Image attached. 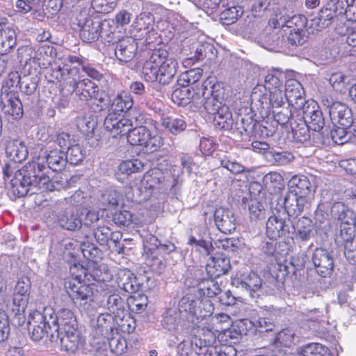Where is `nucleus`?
Instances as JSON below:
<instances>
[{
  "label": "nucleus",
  "instance_id": "43",
  "mask_svg": "<svg viewBox=\"0 0 356 356\" xmlns=\"http://www.w3.org/2000/svg\"><path fill=\"white\" fill-rule=\"evenodd\" d=\"M337 127L331 131V137L335 143L339 145L344 144L351 140L353 135L356 138V129L353 128L355 133H352L350 127L335 125Z\"/></svg>",
  "mask_w": 356,
  "mask_h": 356
},
{
  "label": "nucleus",
  "instance_id": "4",
  "mask_svg": "<svg viewBox=\"0 0 356 356\" xmlns=\"http://www.w3.org/2000/svg\"><path fill=\"white\" fill-rule=\"evenodd\" d=\"M78 67H68L66 65L51 70V82L58 83L62 88H72L79 99L88 102L96 99L99 95V86L88 78L80 79Z\"/></svg>",
  "mask_w": 356,
  "mask_h": 356
},
{
  "label": "nucleus",
  "instance_id": "59",
  "mask_svg": "<svg viewBox=\"0 0 356 356\" xmlns=\"http://www.w3.org/2000/svg\"><path fill=\"white\" fill-rule=\"evenodd\" d=\"M112 220L118 226H129L133 221V213L127 210H119L113 214Z\"/></svg>",
  "mask_w": 356,
  "mask_h": 356
},
{
  "label": "nucleus",
  "instance_id": "29",
  "mask_svg": "<svg viewBox=\"0 0 356 356\" xmlns=\"http://www.w3.org/2000/svg\"><path fill=\"white\" fill-rule=\"evenodd\" d=\"M75 63L81 66L83 72H84L86 75L91 79L96 81H100L103 79V74L95 68L92 65L89 63L86 64L81 56L69 55L62 63V65H66L68 67H76V66H72Z\"/></svg>",
  "mask_w": 356,
  "mask_h": 356
},
{
  "label": "nucleus",
  "instance_id": "18",
  "mask_svg": "<svg viewBox=\"0 0 356 356\" xmlns=\"http://www.w3.org/2000/svg\"><path fill=\"white\" fill-rule=\"evenodd\" d=\"M284 93L289 104L296 109H301L308 103L303 97L304 91L301 83L296 79H289L286 81Z\"/></svg>",
  "mask_w": 356,
  "mask_h": 356
},
{
  "label": "nucleus",
  "instance_id": "26",
  "mask_svg": "<svg viewBox=\"0 0 356 356\" xmlns=\"http://www.w3.org/2000/svg\"><path fill=\"white\" fill-rule=\"evenodd\" d=\"M209 88L210 89L211 97L223 99L225 93L223 83L218 81L216 76H209L204 80L201 83L200 88L197 87V95L201 96V98L203 97Z\"/></svg>",
  "mask_w": 356,
  "mask_h": 356
},
{
  "label": "nucleus",
  "instance_id": "42",
  "mask_svg": "<svg viewBox=\"0 0 356 356\" xmlns=\"http://www.w3.org/2000/svg\"><path fill=\"white\" fill-rule=\"evenodd\" d=\"M117 332L130 334L135 330L136 321L127 312L115 316Z\"/></svg>",
  "mask_w": 356,
  "mask_h": 356
},
{
  "label": "nucleus",
  "instance_id": "61",
  "mask_svg": "<svg viewBox=\"0 0 356 356\" xmlns=\"http://www.w3.org/2000/svg\"><path fill=\"white\" fill-rule=\"evenodd\" d=\"M218 144L213 137H203L200 141V150L204 156H211L218 148Z\"/></svg>",
  "mask_w": 356,
  "mask_h": 356
},
{
  "label": "nucleus",
  "instance_id": "52",
  "mask_svg": "<svg viewBox=\"0 0 356 356\" xmlns=\"http://www.w3.org/2000/svg\"><path fill=\"white\" fill-rule=\"evenodd\" d=\"M296 334L291 329H284L277 334L275 343L277 346L290 347L295 343Z\"/></svg>",
  "mask_w": 356,
  "mask_h": 356
},
{
  "label": "nucleus",
  "instance_id": "54",
  "mask_svg": "<svg viewBox=\"0 0 356 356\" xmlns=\"http://www.w3.org/2000/svg\"><path fill=\"white\" fill-rule=\"evenodd\" d=\"M118 0H92V8L99 13H111L116 7Z\"/></svg>",
  "mask_w": 356,
  "mask_h": 356
},
{
  "label": "nucleus",
  "instance_id": "21",
  "mask_svg": "<svg viewBox=\"0 0 356 356\" xmlns=\"http://www.w3.org/2000/svg\"><path fill=\"white\" fill-rule=\"evenodd\" d=\"M54 323V332L59 333L78 329V323L74 313L68 309H62L58 312Z\"/></svg>",
  "mask_w": 356,
  "mask_h": 356
},
{
  "label": "nucleus",
  "instance_id": "35",
  "mask_svg": "<svg viewBox=\"0 0 356 356\" xmlns=\"http://www.w3.org/2000/svg\"><path fill=\"white\" fill-rule=\"evenodd\" d=\"M46 160L48 167L54 172L61 171L66 165L67 156L65 152L54 149L47 154Z\"/></svg>",
  "mask_w": 356,
  "mask_h": 356
},
{
  "label": "nucleus",
  "instance_id": "46",
  "mask_svg": "<svg viewBox=\"0 0 356 356\" xmlns=\"http://www.w3.org/2000/svg\"><path fill=\"white\" fill-rule=\"evenodd\" d=\"M97 122L90 116H80L76 118L78 129L86 137H92L97 127Z\"/></svg>",
  "mask_w": 356,
  "mask_h": 356
},
{
  "label": "nucleus",
  "instance_id": "50",
  "mask_svg": "<svg viewBox=\"0 0 356 356\" xmlns=\"http://www.w3.org/2000/svg\"><path fill=\"white\" fill-rule=\"evenodd\" d=\"M312 234V225L311 220L307 218L299 220L296 233L297 238L305 242L311 238Z\"/></svg>",
  "mask_w": 356,
  "mask_h": 356
},
{
  "label": "nucleus",
  "instance_id": "36",
  "mask_svg": "<svg viewBox=\"0 0 356 356\" xmlns=\"http://www.w3.org/2000/svg\"><path fill=\"white\" fill-rule=\"evenodd\" d=\"M29 299L30 297L13 292L12 302L6 305V309L15 316L21 315L24 313L28 306Z\"/></svg>",
  "mask_w": 356,
  "mask_h": 356
},
{
  "label": "nucleus",
  "instance_id": "51",
  "mask_svg": "<svg viewBox=\"0 0 356 356\" xmlns=\"http://www.w3.org/2000/svg\"><path fill=\"white\" fill-rule=\"evenodd\" d=\"M144 165L139 159L126 160L122 161L119 166V170L122 174L130 175L141 172Z\"/></svg>",
  "mask_w": 356,
  "mask_h": 356
},
{
  "label": "nucleus",
  "instance_id": "19",
  "mask_svg": "<svg viewBox=\"0 0 356 356\" xmlns=\"http://www.w3.org/2000/svg\"><path fill=\"white\" fill-rule=\"evenodd\" d=\"M214 221L218 229L225 234L236 229V218L233 212L227 208L219 207L214 212Z\"/></svg>",
  "mask_w": 356,
  "mask_h": 356
},
{
  "label": "nucleus",
  "instance_id": "22",
  "mask_svg": "<svg viewBox=\"0 0 356 356\" xmlns=\"http://www.w3.org/2000/svg\"><path fill=\"white\" fill-rule=\"evenodd\" d=\"M0 106L2 112L15 119L23 115V106L18 94L1 95Z\"/></svg>",
  "mask_w": 356,
  "mask_h": 356
},
{
  "label": "nucleus",
  "instance_id": "15",
  "mask_svg": "<svg viewBox=\"0 0 356 356\" xmlns=\"http://www.w3.org/2000/svg\"><path fill=\"white\" fill-rule=\"evenodd\" d=\"M153 19L150 15L145 13H141L135 19L133 24L131 33L135 39L142 40L145 38L146 43L149 44L147 35L153 34Z\"/></svg>",
  "mask_w": 356,
  "mask_h": 356
},
{
  "label": "nucleus",
  "instance_id": "47",
  "mask_svg": "<svg viewBox=\"0 0 356 356\" xmlns=\"http://www.w3.org/2000/svg\"><path fill=\"white\" fill-rule=\"evenodd\" d=\"M21 77L17 72H11L8 74L7 78L3 81L1 95L18 94L15 91L20 82Z\"/></svg>",
  "mask_w": 356,
  "mask_h": 356
},
{
  "label": "nucleus",
  "instance_id": "55",
  "mask_svg": "<svg viewBox=\"0 0 356 356\" xmlns=\"http://www.w3.org/2000/svg\"><path fill=\"white\" fill-rule=\"evenodd\" d=\"M108 344L111 351L117 355H122L128 348L127 339L121 336L111 337Z\"/></svg>",
  "mask_w": 356,
  "mask_h": 356
},
{
  "label": "nucleus",
  "instance_id": "39",
  "mask_svg": "<svg viewBox=\"0 0 356 356\" xmlns=\"http://www.w3.org/2000/svg\"><path fill=\"white\" fill-rule=\"evenodd\" d=\"M127 305L130 312L141 314L147 309L148 305L147 296L143 293L129 296L127 299Z\"/></svg>",
  "mask_w": 356,
  "mask_h": 356
},
{
  "label": "nucleus",
  "instance_id": "28",
  "mask_svg": "<svg viewBox=\"0 0 356 356\" xmlns=\"http://www.w3.org/2000/svg\"><path fill=\"white\" fill-rule=\"evenodd\" d=\"M289 233V227L285 220L276 216H271L266 222V234L272 240L285 236Z\"/></svg>",
  "mask_w": 356,
  "mask_h": 356
},
{
  "label": "nucleus",
  "instance_id": "53",
  "mask_svg": "<svg viewBox=\"0 0 356 356\" xmlns=\"http://www.w3.org/2000/svg\"><path fill=\"white\" fill-rule=\"evenodd\" d=\"M310 127L305 122L299 123L296 127H291L293 138L298 143H304L310 138Z\"/></svg>",
  "mask_w": 356,
  "mask_h": 356
},
{
  "label": "nucleus",
  "instance_id": "37",
  "mask_svg": "<svg viewBox=\"0 0 356 356\" xmlns=\"http://www.w3.org/2000/svg\"><path fill=\"white\" fill-rule=\"evenodd\" d=\"M97 325L101 334L108 338L116 327L115 316L109 313L101 314L97 318Z\"/></svg>",
  "mask_w": 356,
  "mask_h": 356
},
{
  "label": "nucleus",
  "instance_id": "57",
  "mask_svg": "<svg viewBox=\"0 0 356 356\" xmlns=\"http://www.w3.org/2000/svg\"><path fill=\"white\" fill-rule=\"evenodd\" d=\"M257 314V312H251L250 313V323L251 325L256 328V330L259 332H268L272 330L273 327V325L269 322L266 321L264 318L259 317L257 319L254 314Z\"/></svg>",
  "mask_w": 356,
  "mask_h": 356
},
{
  "label": "nucleus",
  "instance_id": "24",
  "mask_svg": "<svg viewBox=\"0 0 356 356\" xmlns=\"http://www.w3.org/2000/svg\"><path fill=\"white\" fill-rule=\"evenodd\" d=\"M135 40V38L128 36L119 40L115 48V54L120 60L128 62L135 56L137 51Z\"/></svg>",
  "mask_w": 356,
  "mask_h": 356
},
{
  "label": "nucleus",
  "instance_id": "12",
  "mask_svg": "<svg viewBox=\"0 0 356 356\" xmlns=\"http://www.w3.org/2000/svg\"><path fill=\"white\" fill-rule=\"evenodd\" d=\"M197 301L191 300L188 296H184L180 300V307L186 312L192 315L204 318L212 314L214 307L212 302L209 300H202L199 302L198 309L197 308Z\"/></svg>",
  "mask_w": 356,
  "mask_h": 356
},
{
  "label": "nucleus",
  "instance_id": "27",
  "mask_svg": "<svg viewBox=\"0 0 356 356\" xmlns=\"http://www.w3.org/2000/svg\"><path fill=\"white\" fill-rule=\"evenodd\" d=\"M134 105L133 97L131 94L125 90H122L112 100L109 113L125 115Z\"/></svg>",
  "mask_w": 356,
  "mask_h": 356
},
{
  "label": "nucleus",
  "instance_id": "56",
  "mask_svg": "<svg viewBox=\"0 0 356 356\" xmlns=\"http://www.w3.org/2000/svg\"><path fill=\"white\" fill-rule=\"evenodd\" d=\"M65 154L67 159L73 165L79 164L85 157L82 147L79 144L71 145L70 147L67 149Z\"/></svg>",
  "mask_w": 356,
  "mask_h": 356
},
{
  "label": "nucleus",
  "instance_id": "11",
  "mask_svg": "<svg viewBox=\"0 0 356 356\" xmlns=\"http://www.w3.org/2000/svg\"><path fill=\"white\" fill-rule=\"evenodd\" d=\"M104 125L112 137L118 138L128 134L133 127V122L125 115L108 113L104 120Z\"/></svg>",
  "mask_w": 356,
  "mask_h": 356
},
{
  "label": "nucleus",
  "instance_id": "44",
  "mask_svg": "<svg viewBox=\"0 0 356 356\" xmlns=\"http://www.w3.org/2000/svg\"><path fill=\"white\" fill-rule=\"evenodd\" d=\"M264 182L268 190L271 191L272 193L279 192L284 186L282 176L276 172L266 174L264 178Z\"/></svg>",
  "mask_w": 356,
  "mask_h": 356
},
{
  "label": "nucleus",
  "instance_id": "13",
  "mask_svg": "<svg viewBox=\"0 0 356 356\" xmlns=\"http://www.w3.org/2000/svg\"><path fill=\"white\" fill-rule=\"evenodd\" d=\"M330 120L334 125L350 127L353 122L351 110L341 102H336L329 108Z\"/></svg>",
  "mask_w": 356,
  "mask_h": 356
},
{
  "label": "nucleus",
  "instance_id": "33",
  "mask_svg": "<svg viewBox=\"0 0 356 356\" xmlns=\"http://www.w3.org/2000/svg\"><path fill=\"white\" fill-rule=\"evenodd\" d=\"M161 126L172 134L177 135L186 128V122L182 118L163 115L161 118Z\"/></svg>",
  "mask_w": 356,
  "mask_h": 356
},
{
  "label": "nucleus",
  "instance_id": "48",
  "mask_svg": "<svg viewBox=\"0 0 356 356\" xmlns=\"http://www.w3.org/2000/svg\"><path fill=\"white\" fill-rule=\"evenodd\" d=\"M107 308L109 314L113 316L123 314L125 312L124 302L122 298L118 294H111L107 300Z\"/></svg>",
  "mask_w": 356,
  "mask_h": 356
},
{
  "label": "nucleus",
  "instance_id": "9",
  "mask_svg": "<svg viewBox=\"0 0 356 356\" xmlns=\"http://www.w3.org/2000/svg\"><path fill=\"white\" fill-rule=\"evenodd\" d=\"M307 24V18L302 15L289 17L282 12L275 14L269 20V25L274 29H281L284 33L302 31Z\"/></svg>",
  "mask_w": 356,
  "mask_h": 356
},
{
  "label": "nucleus",
  "instance_id": "40",
  "mask_svg": "<svg viewBox=\"0 0 356 356\" xmlns=\"http://www.w3.org/2000/svg\"><path fill=\"white\" fill-rule=\"evenodd\" d=\"M145 261L153 271L160 272L165 267L161 252L158 248H147L145 251Z\"/></svg>",
  "mask_w": 356,
  "mask_h": 356
},
{
  "label": "nucleus",
  "instance_id": "41",
  "mask_svg": "<svg viewBox=\"0 0 356 356\" xmlns=\"http://www.w3.org/2000/svg\"><path fill=\"white\" fill-rule=\"evenodd\" d=\"M198 291L200 295L207 298H213L221 293V288L213 277L202 280L199 284Z\"/></svg>",
  "mask_w": 356,
  "mask_h": 356
},
{
  "label": "nucleus",
  "instance_id": "45",
  "mask_svg": "<svg viewBox=\"0 0 356 356\" xmlns=\"http://www.w3.org/2000/svg\"><path fill=\"white\" fill-rule=\"evenodd\" d=\"M244 13L241 6H232L224 10L220 15V20L224 25L235 23Z\"/></svg>",
  "mask_w": 356,
  "mask_h": 356
},
{
  "label": "nucleus",
  "instance_id": "17",
  "mask_svg": "<svg viewBox=\"0 0 356 356\" xmlns=\"http://www.w3.org/2000/svg\"><path fill=\"white\" fill-rule=\"evenodd\" d=\"M312 261L317 273L322 277L331 275L334 268L333 257L325 249L316 248L312 255Z\"/></svg>",
  "mask_w": 356,
  "mask_h": 356
},
{
  "label": "nucleus",
  "instance_id": "5",
  "mask_svg": "<svg viewBox=\"0 0 356 356\" xmlns=\"http://www.w3.org/2000/svg\"><path fill=\"white\" fill-rule=\"evenodd\" d=\"M159 122L149 119L147 125H140L131 128L127 139L132 146H139L147 153L158 151L164 144L162 134L158 130Z\"/></svg>",
  "mask_w": 356,
  "mask_h": 356
},
{
  "label": "nucleus",
  "instance_id": "6",
  "mask_svg": "<svg viewBox=\"0 0 356 356\" xmlns=\"http://www.w3.org/2000/svg\"><path fill=\"white\" fill-rule=\"evenodd\" d=\"M77 24L80 27L79 37L83 42L92 43L100 38L102 29L111 28L109 21H101L86 13L77 17Z\"/></svg>",
  "mask_w": 356,
  "mask_h": 356
},
{
  "label": "nucleus",
  "instance_id": "3",
  "mask_svg": "<svg viewBox=\"0 0 356 356\" xmlns=\"http://www.w3.org/2000/svg\"><path fill=\"white\" fill-rule=\"evenodd\" d=\"M178 67L177 60L170 56L166 49L155 48L143 64L142 76L147 82H158L165 86L172 81Z\"/></svg>",
  "mask_w": 356,
  "mask_h": 356
},
{
  "label": "nucleus",
  "instance_id": "49",
  "mask_svg": "<svg viewBox=\"0 0 356 356\" xmlns=\"http://www.w3.org/2000/svg\"><path fill=\"white\" fill-rule=\"evenodd\" d=\"M188 244L190 245H194L195 246V250L203 256H209L214 249L211 241L203 238L197 239L193 236L189 238Z\"/></svg>",
  "mask_w": 356,
  "mask_h": 356
},
{
  "label": "nucleus",
  "instance_id": "7",
  "mask_svg": "<svg viewBox=\"0 0 356 356\" xmlns=\"http://www.w3.org/2000/svg\"><path fill=\"white\" fill-rule=\"evenodd\" d=\"M285 78L282 71L278 69L270 70L264 78V85L257 84L251 94V101L259 102L261 106L268 104V94L265 92L271 91L275 88H282Z\"/></svg>",
  "mask_w": 356,
  "mask_h": 356
},
{
  "label": "nucleus",
  "instance_id": "62",
  "mask_svg": "<svg viewBox=\"0 0 356 356\" xmlns=\"http://www.w3.org/2000/svg\"><path fill=\"white\" fill-rule=\"evenodd\" d=\"M111 230L107 226H99L94 232V236L101 246H108L111 235Z\"/></svg>",
  "mask_w": 356,
  "mask_h": 356
},
{
  "label": "nucleus",
  "instance_id": "63",
  "mask_svg": "<svg viewBox=\"0 0 356 356\" xmlns=\"http://www.w3.org/2000/svg\"><path fill=\"white\" fill-rule=\"evenodd\" d=\"M31 291V282L29 277L26 276H22L18 278L13 292L17 293L30 297Z\"/></svg>",
  "mask_w": 356,
  "mask_h": 356
},
{
  "label": "nucleus",
  "instance_id": "64",
  "mask_svg": "<svg viewBox=\"0 0 356 356\" xmlns=\"http://www.w3.org/2000/svg\"><path fill=\"white\" fill-rule=\"evenodd\" d=\"M344 255L349 263L356 264V238L349 236L344 244Z\"/></svg>",
  "mask_w": 356,
  "mask_h": 356
},
{
  "label": "nucleus",
  "instance_id": "23",
  "mask_svg": "<svg viewBox=\"0 0 356 356\" xmlns=\"http://www.w3.org/2000/svg\"><path fill=\"white\" fill-rule=\"evenodd\" d=\"M172 101L178 106H186L190 103L197 104L201 96L193 86H180L174 90L171 95Z\"/></svg>",
  "mask_w": 356,
  "mask_h": 356
},
{
  "label": "nucleus",
  "instance_id": "60",
  "mask_svg": "<svg viewBox=\"0 0 356 356\" xmlns=\"http://www.w3.org/2000/svg\"><path fill=\"white\" fill-rule=\"evenodd\" d=\"M327 348L318 343H311L304 346L302 356H325Z\"/></svg>",
  "mask_w": 356,
  "mask_h": 356
},
{
  "label": "nucleus",
  "instance_id": "38",
  "mask_svg": "<svg viewBox=\"0 0 356 356\" xmlns=\"http://www.w3.org/2000/svg\"><path fill=\"white\" fill-rule=\"evenodd\" d=\"M6 152L15 162L21 163L28 156V151L22 143L10 142L6 147Z\"/></svg>",
  "mask_w": 356,
  "mask_h": 356
},
{
  "label": "nucleus",
  "instance_id": "10",
  "mask_svg": "<svg viewBox=\"0 0 356 356\" xmlns=\"http://www.w3.org/2000/svg\"><path fill=\"white\" fill-rule=\"evenodd\" d=\"M28 324L31 338L35 341H40L44 337H54L52 327L47 322L46 316L38 310L30 314Z\"/></svg>",
  "mask_w": 356,
  "mask_h": 356
},
{
  "label": "nucleus",
  "instance_id": "25",
  "mask_svg": "<svg viewBox=\"0 0 356 356\" xmlns=\"http://www.w3.org/2000/svg\"><path fill=\"white\" fill-rule=\"evenodd\" d=\"M57 334L60 338L61 350L67 353H74L83 343V339L78 329Z\"/></svg>",
  "mask_w": 356,
  "mask_h": 356
},
{
  "label": "nucleus",
  "instance_id": "14",
  "mask_svg": "<svg viewBox=\"0 0 356 356\" xmlns=\"http://www.w3.org/2000/svg\"><path fill=\"white\" fill-rule=\"evenodd\" d=\"M301 109L304 113L305 122L314 131H320L325 126V119L318 106L314 102L306 104Z\"/></svg>",
  "mask_w": 356,
  "mask_h": 356
},
{
  "label": "nucleus",
  "instance_id": "32",
  "mask_svg": "<svg viewBox=\"0 0 356 356\" xmlns=\"http://www.w3.org/2000/svg\"><path fill=\"white\" fill-rule=\"evenodd\" d=\"M15 44L16 35L14 30L1 24L0 26V55L9 53Z\"/></svg>",
  "mask_w": 356,
  "mask_h": 356
},
{
  "label": "nucleus",
  "instance_id": "1",
  "mask_svg": "<svg viewBox=\"0 0 356 356\" xmlns=\"http://www.w3.org/2000/svg\"><path fill=\"white\" fill-rule=\"evenodd\" d=\"M88 259L86 267L79 264H74L70 267L72 277L65 282V287L69 296L75 303L88 309L94 302V291L90 284L84 282L83 279L90 274L92 280L97 282H104L111 277L110 270L101 263L102 252L97 248H92L88 251H83Z\"/></svg>",
  "mask_w": 356,
  "mask_h": 356
},
{
  "label": "nucleus",
  "instance_id": "20",
  "mask_svg": "<svg viewBox=\"0 0 356 356\" xmlns=\"http://www.w3.org/2000/svg\"><path fill=\"white\" fill-rule=\"evenodd\" d=\"M163 171L159 168H152L143 176L140 185L146 191L152 193L154 190L161 189L165 185Z\"/></svg>",
  "mask_w": 356,
  "mask_h": 356
},
{
  "label": "nucleus",
  "instance_id": "2",
  "mask_svg": "<svg viewBox=\"0 0 356 356\" xmlns=\"http://www.w3.org/2000/svg\"><path fill=\"white\" fill-rule=\"evenodd\" d=\"M178 67L177 60L170 56L166 49L155 48L143 64L142 76L147 82H158L165 86L172 81Z\"/></svg>",
  "mask_w": 356,
  "mask_h": 356
},
{
  "label": "nucleus",
  "instance_id": "58",
  "mask_svg": "<svg viewBox=\"0 0 356 356\" xmlns=\"http://www.w3.org/2000/svg\"><path fill=\"white\" fill-rule=\"evenodd\" d=\"M225 106V104H222L221 99L211 96L207 97L205 99L203 104L204 108L207 113L213 116L216 114L222 106Z\"/></svg>",
  "mask_w": 356,
  "mask_h": 356
},
{
  "label": "nucleus",
  "instance_id": "31",
  "mask_svg": "<svg viewBox=\"0 0 356 356\" xmlns=\"http://www.w3.org/2000/svg\"><path fill=\"white\" fill-rule=\"evenodd\" d=\"M290 191L294 195L314 194L309 179L305 175H294L289 181Z\"/></svg>",
  "mask_w": 356,
  "mask_h": 356
},
{
  "label": "nucleus",
  "instance_id": "34",
  "mask_svg": "<svg viewBox=\"0 0 356 356\" xmlns=\"http://www.w3.org/2000/svg\"><path fill=\"white\" fill-rule=\"evenodd\" d=\"M202 76V70L200 68L191 69L182 72L177 80L179 86H193L197 91V87L200 88L199 81Z\"/></svg>",
  "mask_w": 356,
  "mask_h": 356
},
{
  "label": "nucleus",
  "instance_id": "30",
  "mask_svg": "<svg viewBox=\"0 0 356 356\" xmlns=\"http://www.w3.org/2000/svg\"><path fill=\"white\" fill-rule=\"evenodd\" d=\"M231 265L229 259L225 257H212L207 265V272L210 277L216 278L226 274Z\"/></svg>",
  "mask_w": 356,
  "mask_h": 356
},
{
  "label": "nucleus",
  "instance_id": "16",
  "mask_svg": "<svg viewBox=\"0 0 356 356\" xmlns=\"http://www.w3.org/2000/svg\"><path fill=\"white\" fill-rule=\"evenodd\" d=\"M342 13L343 6L327 0L326 5L320 10L318 17L314 20V22L316 24L318 30H321L329 26L335 17L343 16Z\"/></svg>",
  "mask_w": 356,
  "mask_h": 356
},
{
  "label": "nucleus",
  "instance_id": "8",
  "mask_svg": "<svg viewBox=\"0 0 356 356\" xmlns=\"http://www.w3.org/2000/svg\"><path fill=\"white\" fill-rule=\"evenodd\" d=\"M213 124L219 129L229 130L234 129L240 135L245 132V118L241 113L236 112L234 118L227 106H222L220 111L213 115Z\"/></svg>",
  "mask_w": 356,
  "mask_h": 356
}]
</instances>
